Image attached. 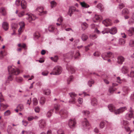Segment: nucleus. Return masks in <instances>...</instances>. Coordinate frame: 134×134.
I'll return each mask as SVG.
<instances>
[{"label": "nucleus", "instance_id": "obj_1", "mask_svg": "<svg viewBox=\"0 0 134 134\" xmlns=\"http://www.w3.org/2000/svg\"><path fill=\"white\" fill-rule=\"evenodd\" d=\"M108 108L109 110L111 112H114L115 114H119L122 113L125 110L127 109L126 107H121L115 110L114 106L111 104H109L108 106Z\"/></svg>", "mask_w": 134, "mask_h": 134}, {"label": "nucleus", "instance_id": "obj_2", "mask_svg": "<svg viewBox=\"0 0 134 134\" xmlns=\"http://www.w3.org/2000/svg\"><path fill=\"white\" fill-rule=\"evenodd\" d=\"M8 70L9 74L13 75H17L20 73L19 70L13 66H8Z\"/></svg>", "mask_w": 134, "mask_h": 134}, {"label": "nucleus", "instance_id": "obj_3", "mask_svg": "<svg viewBox=\"0 0 134 134\" xmlns=\"http://www.w3.org/2000/svg\"><path fill=\"white\" fill-rule=\"evenodd\" d=\"M62 71V68L59 66H56L53 69L52 72L50 74L51 75H59L60 74Z\"/></svg>", "mask_w": 134, "mask_h": 134}, {"label": "nucleus", "instance_id": "obj_4", "mask_svg": "<svg viewBox=\"0 0 134 134\" xmlns=\"http://www.w3.org/2000/svg\"><path fill=\"white\" fill-rule=\"evenodd\" d=\"M59 114L62 119H65L68 116V112L66 110L63 109L60 110Z\"/></svg>", "mask_w": 134, "mask_h": 134}, {"label": "nucleus", "instance_id": "obj_5", "mask_svg": "<svg viewBox=\"0 0 134 134\" xmlns=\"http://www.w3.org/2000/svg\"><path fill=\"white\" fill-rule=\"evenodd\" d=\"M133 111L131 107H130L129 112L125 115V118L126 119L129 120H130L133 117L134 119V117H133Z\"/></svg>", "mask_w": 134, "mask_h": 134}, {"label": "nucleus", "instance_id": "obj_6", "mask_svg": "<svg viewBox=\"0 0 134 134\" xmlns=\"http://www.w3.org/2000/svg\"><path fill=\"white\" fill-rule=\"evenodd\" d=\"M76 123L75 119H70L69 120L68 125L70 128L73 129L75 127Z\"/></svg>", "mask_w": 134, "mask_h": 134}, {"label": "nucleus", "instance_id": "obj_7", "mask_svg": "<svg viewBox=\"0 0 134 134\" xmlns=\"http://www.w3.org/2000/svg\"><path fill=\"white\" fill-rule=\"evenodd\" d=\"M107 124L106 127L105 128V130L106 131H108L109 126L111 124V123L108 122L107 121H102L99 124V127L101 129L103 128L105 126L106 123Z\"/></svg>", "mask_w": 134, "mask_h": 134}, {"label": "nucleus", "instance_id": "obj_8", "mask_svg": "<svg viewBox=\"0 0 134 134\" xmlns=\"http://www.w3.org/2000/svg\"><path fill=\"white\" fill-rule=\"evenodd\" d=\"M71 98L70 99L69 102L70 103L74 104L76 102L75 97H76V95L74 93L71 92L69 93Z\"/></svg>", "mask_w": 134, "mask_h": 134}, {"label": "nucleus", "instance_id": "obj_9", "mask_svg": "<svg viewBox=\"0 0 134 134\" xmlns=\"http://www.w3.org/2000/svg\"><path fill=\"white\" fill-rule=\"evenodd\" d=\"M102 33L103 34H104L105 33H108L109 32L110 34L114 35L116 34L117 32V30L115 27H113L110 29L108 30V31H102Z\"/></svg>", "mask_w": 134, "mask_h": 134}, {"label": "nucleus", "instance_id": "obj_10", "mask_svg": "<svg viewBox=\"0 0 134 134\" xmlns=\"http://www.w3.org/2000/svg\"><path fill=\"white\" fill-rule=\"evenodd\" d=\"M20 28L18 30L19 34L20 35L23 32L25 28V24L24 21H22L19 23Z\"/></svg>", "mask_w": 134, "mask_h": 134}, {"label": "nucleus", "instance_id": "obj_11", "mask_svg": "<svg viewBox=\"0 0 134 134\" xmlns=\"http://www.w3.org/2000/svg\"><path fill=\"white\" fill-rule=\"evenodd\" d=\"M82 125L83 126L88 129L90 127L89 122L86 118H85L82 121Z\"/></svg>", "mask_w": 134, "mask_h": 134}, {"label": "nucleus", "instance_id": "obj_12", "mask_svg": "<svg viewBox=\"0 0 134 134\" xmlns=\"http://www.w3.org/2000/svg\"><path fill=\"white\" fill-rule=\"evenodd\" d=\"M43 8L42 7H39L37 8L36 10L40 13V15H41L46 14L47 13V11H43Z\"/></svg>", "mask_w": 134, "mask_h": 134}, {"label": "nucleus", "instance_id": "obj_13", "mask_svg": "<svg viewBox=\"0 0 134 134\" xmlns=\"http://www.w3.org/2000/svg\"><path fill=\"white\" fill-rule=\"evenodd\" d=\"M26 15L28 16V17L26 18V19L29 20L30 22H31V21L35 20L36 18L35 15L31 14H27Z\"/></svg>", "mask_w": 134, "mask_h": 134}, {"label": "nucleus", "instance_id": "obj_14", "mask_svg": "<svg viewBox=\"0 0 134 134\" xmlns=\"http://www.w3.org/2000/svg\"><path fill=\"white\" fill-rule=\"evenodd\" d=\"M102 23L106 26H108L112 25L111 21L109 19H107L102 21Z\"/></svg>", "mask_w": 134, "mask_h": 134}, {"label": "nucleus", "instance_id": "obj_15", "mask_svg": "<svg viewBox=\"0 0 134 134\" xmlns=\"http://www.w3.org/2000/svg\"><path fill=\"white\" fill-rule=\"evenodd\" d=\"M106 57L113 58L114 57V54L111 52H109L107 53L106 54L105 53H103L102 55V58L104 60H106V59L105 58V56Z\"/></svg>", "mask_w": 134, "mask_h": 134}, {"label": "nucleus", "instance_id": "obj_16", "mask_svg": "<svg viewBox=\"0 0 134 134\" xmlns=\"http://www.w3.org/2000/svg\"><path fill=\"white\" fill-rule=\"evenodd\" d=\"M39 126L40 128L43 129L46 126V121L44 120H41L39 122Z\"/></svg>", "mask_w": 134, "mask_h": 134}, {"label": "nucleus", "instance_id": "obj_17", "mask_svg": "<svg viewBox=\"0 0 134 134\" xmlns=\"http://www.w3.org/2000/svg\"><path fill=\"white\" fill-rule=\"evenodd\" d=\"M103 17L100 15L97 14H95V16L93 19V21L94 22L96 23L97 22L94 20L96 19L97 20H100L102 19Z\"/></svg>", "mask_w": 134, "mask_h": 134}, {"label": "nucleus", "instance_id": "obj_18", "mask_svg": "<svg viewBox=\"0 0 134 134\" xmlns=\"http://www.w3.org/2000/svg\"><path fill=\"white\" fill-rule=\"evenodd\" d=\"M127 33L130 36H131L134 35V27H130L127 31Z\"/></svg>", "mask_w": 134, "mask_h": 134}, {"label": "nucleus", "instance_id": "obj_19", "mask_svg": "<svg viewBox=\"0 0 134 134\" xmlns=\"http://www.w3.org/2000/svg\"><path fill=\"white\" fill-rule=\"evenodd\" d=\"M125 60V58L122 56H120L118 57V64H122Z\"/></svg>", "mask_w": 134, "mask_h": 134}, {"label": "nucleus", "instance_id": "obj_20", "mask_svg": "<svg viewBox=\"0 0 134 134\" xmlns=\"http://www.w3.org/2000/svg\"><path fill=\"white\" fill-rule=\"evenodd\" d=\"M75 8L74 7H71L69 8L68 14L70 16H71L73 14V12H75Z\"/></svg>", "mask_w": 134, "mask_h": 134}, {"label": "nucleus", "instance_id": "obj_21", "mask_svg": "<svg viewBox=\"0 0 134 134\" xmlns=\"http://www.w3.org/2000/svg\"><path fill=\"white\" fill-rule=\"evenodd\" d=\"M66 68L69 72L71 74H72L75 72V70L73 67L70 65H68Z\"/></svg>", "mask_w": 134, "mask_h": 134}, {"label": "nucleus", "instance_id": "obj_22", "mask_svg": "<svg viewBox=\"0 0 134 134\" xmlns=\"http://www.w3.org/2000/svg\"><path fill=\"white\" fill-rule=\"evenodd\" d=\"M2 26L3 28L5 30H7L9 28V24L6 22H4L3 23Z\"/></svg>", "mask_w": 134, "mask_h": 134}, {"label": "nucleus", "instance_id": "obj_23", "mask_svg": "<svg viewBox=\"0 0 134 134\" xmlns=\"http://www.w3.org/2000/svg\"><path fill=\"white\" fill-rule=\"evenodd\" d=\"M91 104L94 107L98 105V103L96 98H94L91 99Z\"/></svg>", "mask_w": 134, "mask_h": 134}, {"label": "nucleus", "instance_id": "obj_24", "mask_svg": "<svg viewBox=\"0 0 134 134\" xmlns=\"http://www.w3.org/2000/svg\"><path fill=\"white\" fill-rule=\"evenodd\" d=\"M121 71L124 74H125L127 73L129 71V68L126 66H124L121 69Z\"/></svg>", "mask_w": 134, "mask_h": 134}, {"label": "nucleus", "instance_id": "obj_25", "mask_svg": "<svg viewBox=\"0 0 134 134\" xmlns=\"http://www.w3.org/2000/svg\"><path fill=\"white\" fill-rule=\"evenodd\" d=\"M80 5L82 7L85 8H87L90 7V5L85 2H80Z\"/></svg>", "mask_w": 134, "mask_h": 134}, {"label": "nucleus", "instance_id": "obj_26", "mask_svg": "<svg viewBox=\"0 0 134 134\" xmlns=\"http://www.w3.org/2000/svg\"><path fill=\"white\" fill-rule=\"evenodd\" d=\"M88 26V24L85 22H83L81 23V28L83 31H85L87 28Z\"/></svg>", "mask_w": 134, "mask_h": 134}, {"label": "nucleus", "instance_id": "obj_27", "mask_svg": "<svg viewBox=\"0 0 134 134\" xmlns=\"http://www.w3.org/2000/svg\"><path fill=\"white\" fill-rule=\"evenodd\" d=\"M21 5L22 9H26L27 7V3L26 1L25 0H22L21 3Z\"/></svg>", "mask_w": 134, "mask_h": 134}, {"label": "nucleus", "instance_id": "obj_28", "mask_svg": "<svg viewBox=\"0 0 134 134\" xmlns=\"http://www.w3.org/2000/svg\"><path fill=\"white\" fill-rule=\"evenodd\" d=\"M13 75L11 74L8 77L7 80L6 81V83H9L10 81H11L13 80Z\"/></svg>", "mask_w": 134, "mask_h": 134}, {"label": "nucleus", "instance_id": "obj_29", "mask_svg": "<svg viewBox=\"0 0 134 134\" xmlns=\"http://www.w3.org/2000/svg\"><path fill=\"white\" fill-rule=\"evenodd\" d=\"M51 7L52 8L55 7L57 4V3L54 1H52L50 2Z\"/></svg>", "mask_w": 134, "mask_h": 134}, {"label": "nucleus", "instance_id": "obj_30", "mask_svg": "<svg viewBox=\"0 0 134 134\" xmlns=\"http://www.w3.org/2000/svg\"><path fill=\"white\" fill-rule=\"evenodd\" d=\"M0 12L2 15H5L6 14V9L3 8H2L0 9Z\"/></svg>", "mask_w": 134, "mask_h": 134}, {"label": "nucleus", "instance_id": "obj_31", "mask_svg": "<svg viewBox=\"0 0 134 134\" xmlns=\"http://www.w3.org/2000/svg\"><path fill=\"white\" fill-rule=\"evenodd\" d=\"M121 125L123 126H126L129 124V123L127 121L122 120L121 122Z\"/></svg>", "mask_w": 134, "mask_h": 134}, {"label": "nucleus", "instance_id": "obj_32", "mask_svg": "<svg viewBox=\"0 0 134 134\" xmlns=\"http://www.w3.org/2000/svg\"><path fill=\"white\" fill-rule=\"evenodd\" d=\"M81 38L83 41H86L88 38V36L85 34H82L81 36Z\"/></svg>", "mask_w": 134, "mask_h": 134}, {"label": "nucleus", "instance_id": "obj_33", "mask_svg": "<svg viewBox=\"0 0 134 134\" xmlns=\"http://www.w3.org/2000/svg\"><path fill=\"white\" fill-rule=\"evenodd\" d=\"M116 89L113 86L110 87L109 88L108 91L111 94H113L114 92L116 90Z\"/></svg>", "mask_w": 134, "mask_h": 134}, {"label": "nucleus", "instance_id": "obj_34", "mask_svg": "<svg viewBox=\"0 0 134 134\" xmlns=\"http://www.w3.org/2000/svg\"><path fill=\"white\" fill-rule=\"evenodd\" d=\"M40 37V35L37 31L34 34V38L35 39H38Z\"/></svg>", "mask_w": 134, "mask_h": 134}, {"label": "nucleus", "instance_id": "obj_35", "mask_svg": "<svg viewBox=\"0 0 134 134\" xmlns=\"http://www.w3.org/2000/svg\"><path fill=\"white\" fill-rule=\"evenodd\" d=\"M17 108L18 109L19 111H21L24 109V106L23 104H20L18 105Z\"/></svg>", "mask_w": 134, "mask_h": 134}, {"label": "nucleus", "instance_id": "obj_36", "mask_svg": "<svg viewBox=\"0 0 134 134\" xmlns=\"http://www.w3.org/2000/svg\"><path fill=\"white\" fill-rule=\"evenodd\" d=\"M15 13L16 14H18V16L20 17L23 16L24 15V11L20 12L18 13V11L16 10Z\"/></svg>", "mask_w": 134, "mask_h": 134}, {"label": "nucleus", "instance_id": "obj_37", "mask_svg": "<svg viewBox=\"0 0 134 134\" xmlns=\"http://www.w3.org/2000/svg\"><path fill=\"white\" fill-rule=\"evenodd\" d=\"M6 124L3 121V120H0V127L2 129L4 128Z\"/></svg>", "mask_w": 134, "mask_h": 134}, {"label": "nucleus", "instance_id": "obj_38", "mask_svg": "<svg viewBox=\"0 0 134 134\" xmlns=\"http://www.w3.org/2000/svg\"><path fill=\"white\" fill-rule=\"evenodd\" d=\"M95 82L92 79H91L88 81V85L90 87H92V85Z\"/></svg>", "mask_w": 134, "mask_h": 134}, {"label": "nucleus", "instance_id": "obj_39", "mask_svg": "<svg viewBox=\"0 0 134 134\" xmlns=\"http://www.w3.org/2000/svg\"><path fill=\"white\" fill-rule=\"evenodd\" d=\"M46 101V99L44 97H42L40 100V102L41 105H43L44 104Z\"/></svg>", "mask_w": 134, "mask_h": 134}, {"label": "nucleus", "instance_id": "obj_40", "mask_svg": "<svg viewBox=\"0 0 134 134\" xmlns=\"http://www.w3.org/2000/svg\"><path fill=\"white\" fill-rule=\"evenodd\" d=\"M129 13V10L126 8H125L123 9L122 11V14H128Z\"/></svg>", "mask_w": 134, "mask_h": 134}, {"label": "nucleus", "instance_id": "obj_41", "mask_svg": "<svg viewBox=\"0 0 134 134\" xmlns=\"http://www.w3.org/2000/svg\"><path fill=\"white\" fill-rule=\"evenodd\" d=\"M60 105L58 104H55L54 106V109L55 110V113H58L57 111H58L60 108Z\"/></svg>", "mask_w": 134, "mask_h": 134}, {"label": "nucleus", "instance_id": "obj_42", "mask_svg": "<svg viewBox=\"0 0 134 134\" xmlns=\"http://www.w3.org/2000/svg\"><path fill=\"white\" fill-rule=\"evenodd\" d=\"M97 7L101 11H102L103 10V6L101 3L98 4L97 5Z\"/></svg>", "mask_w": 134, "mask_h": 134}, {"label": "nucleus", "instance_id": "obj_43", "mask_svg": "<svg viewBox=\"0 0 134 134\" xmlns=\"http://www.w3.org/2000/svg\"><path fill=\"white\" fill-rule=\"evenodd\" d=\"M116 40L115 39H113L111 40L109 43L112 44L114 46H117V45L116 43Z\"/></svg>", "mask_w": 134, "mask_h": 134}, {"label": "nucleus", "instance_id": "obj_44", "mask_svg": "<svg viewBox=\"0 0 134 134\" xmlns=\"http://www.w3.org/2000/svg\"><path fill=\"white\" fill-rule=\"evenodd\" d=\"M15 80L18 82L20 83L23 80V79L21 77H17L15 78Z\"/></svg>", "mask_w": 134, "mask_h": 134}, {"label": "nucleus", "instance_id": "obj_45", "mask_svg": "<svg viewBox=\"0 0 134 134\" xmlns=\"http://www.w3.org/2000/svg\"><path fill=\"white\" fill-rule=\"evenodd\" d=\"M18 24L16 23H13L11 25V26L13 29H15L18 27Z\"/></svg>", "mask_w": 134, "mask_h": 134}, {"label": "nucleus", "instance_id": "obj_46", "mask_svg": "<svg viewBox=\"0 0 134 134\" xmlns=\"http://www.w3.org/2000/svg\"><path fill=\"white\" fill-rule=\"evenodd\" d=\"M119 43L121 45H123L125 43V40L122 38H120L119 41Z\"/></svg>", "mask_w": 134, "mask_h": 134}, {"label": "nucleus", "instance_id": "obj_47", "mask_svg": "<svg viewBox=\"0 0 134 134\" xmlns=\"http://www.w3.org/2000/svg\"><path fill=\"white\" fill-rule=\"evenodd\" d=\"M53 113V110H51L49 111L47 113V116L48 117H49L52 115V114Z\"/></svg>", "mask_w": 134, "mask_h": 134}, {"label": "nucleus", "instance_id": "obj_48", "mask_svg": "<svg viewBox=\"0 0 134 134\" xmlns=\"http://www.w3.org/2000/svg\"><path fill=\"white\" fill-rule=\"evenodd\" d=\"M33 104L34 105H36L38 103V100L36 98H34L33 99Z\"/></svg>", "mask_w": 134, "mask_h": 134}, {"label": "nucleus", "instance_id": "obj_49", "mask_svg": "<svg viewBox=\"0 0 134 134\" xmlns=\"http://www.w3.org/2000/svg\"><path fill=\"white\" fill-rule=\"evenodd\" d=\"M80 56V54L79 53V51H77L75 54L74 55V57L75 58H79Z\"/></svg>", "mask_w": 134, "mask_h": 134}, {"label": "nucleus", "instance_id": "obj_50", "mask_svg": "<svg viewBox=\"0 0 134 134\" xmlns=\"http://www.w3.org/2000/svg\"><path fill=\"white\" fill-rule=\"evenodd\" d=\"M73 79V77L72 76H70L68 79L67 80V83L68 84H69L70 82H71Z\"/></svg>", "mask_w": 134, "mask_h": 134}, {"label": "nucleus", "instance_id": "obj_51", "mask_svg": "<svg viewBox=\"0 0 134 134\" xmlns=\"http://www.w3.org/2000/svg\"><path fill=\"white\" fill-rule=\"evenodd\" d=\"M51 91L48 89L46 90L44 92L45 94L47 95H49L51 93Z\"/></svg>", "mask_w": 134, "mask_h": 134}, {"label": "nucleus", "instance_id": "obj_52", "mask_svg": "<svg viewBox=\"0 0 134 134\" xmlns=\"http://www.w3.org/2000/svg\"><path fill=\"white\" fill-rule=\"evenodd\" d=\"M54 26L51 25L49 26L48 27V30L49 31L52 32L54 30Z\"/></svg>", "mask_w": 134, "mask_h": 134}, {"label": "nucleus", "instance_id": "obj_53", "mask_svg": "<svg viewBox=\"0 0 134 134\" xmlns=\"http://www.w3.org/2000/svg\"><path fill=\"white\" fill-rule=\"evenodd\" d=\"M10 114L11 112L10 110H8L4 112V115L5 116H8L10 115Z\"/></svg>", "mask_w": 134, "mask_h": 134}, {"label": "nucleus", "instance_id": "obj_54", "mask_svg": "<svg viewBox=\"0 0 134 134\" xmlns=\"http://www.w3.org/2000/svg\"><path fill=\"white\" fill-rule=\"evenodd\" d=\"M128 23L130 25L134 23V19L133 18H131L129 20Z\"/></svg>", "mask_w": 134, "mask_h": 134}, {"label": "nucleus", "instance_id": "obj_55", "mask_svg": "<svg viewBox=\"0 0 134 134\" xmlns=\"http://www.w3.org/2000/svg\"><path fill=\"white\" fill-rule=\"evenodd\" d=\"M97 36L96 34L91 35L90 36V38L92 39H94L97 38Z\"/></svg>", "mask_w": 134, "mask_h": 134}, {"label": "nucleus", "instance_id": "obj_56", "mask_svg": "<svg viewBox=\"0 0 134 134\" xmlns=\"http://www.w3.org/2000/svg\"><path fill=\"white\" fill-rule=\"evenodd\" d=\"M108 78V76H106V77L105 78H103V81H104V83L107 84H108L109 83V81L107 79Z\"/></svg>", "mask_w": 134, "mask_h": 134}, {"label": "nucleus", "instance_id": "obj_57", "mask_svg": "<svg viewBox=\"0 0 134 134\" xmlns=\"http://www.w3.org/2000/svg\"><path fill=\"white\" fill-rule=\"evenodd\" d=\"M129 44L131 47L134 46V40H131L130 41Z\"/></svg>", "mask_w": 134, "mask_h": 134}, {"label": "nucleus", "instance_id": "obj_58", "mask_svg": "<svg viewBox=\"0 0 134 134\" xmlns=\"http://www.w3.org/2000/svg\"><path fill=\"white\" fill-rule=\"evenodd\" d=\"M51 59L55 62H56L58 59V57L57 56H55L54 57H51Z\"/></svg>", "mask_w": 134, "mask_h": 134}, {"label": "nucleus", "instance_id": "obj_59", "mask_svg": "<svg viewBox=\"0 0 134 134\" xmlns=\"http://www.w3.org/2000/svg\"><path fill=\"white\" fill-rule=\"evenodd\" d=\"M127 75L129 77H134V71H132L130 72V75L129 74H127Z\"/></svg>", "mask_w": 134, "mask_h": 134}, {"label": "nucleus", "instance_id": "obj_60", "mask_svg": "<svg viewBox=\"0 0 134 134\" xmlns=\"http://www.w3.org/2000/svg\"><path fill=\"white\" fill-rule=\"evenodd\" d=\"M57 132L58 134H64V131L62 129L59 130Z\"/></svg>", "mask_w": 134, "mask_h": 134}, {"label": "nucleus", "instance_id": "obj_61", "mask_svg": "<svg viewBox=\"0 0 134 134\" xmlns=\"http://www.w3.org/2000/svg\"><path fill=\"white\" fill-rule=\"evenodd\" d=\"M4 101V99L1 93H0V102H2Z\"/></svg>", "mask_w": 134, "mask_h": 134}, {"label": "nucleus", "instance_id": "obj_62", "mask_svg": "<svg viewBox=\"0 0 134 134\" xmlns=\"http://www.w3.org/2000/svg\"><path fill=\"white\" fill-rule=\"evenodd\" d=\"M125 4L123 3L120 4L119 5V8L120 9H121L125 7Z\"/></svg>", "mask_w": 134, "mask_h": 134}, {"label": "nucleus", "instance_id": "obj_63", "mask_svg": "<svg viewBox=\"0 0 134 134\" xmlns=\"http://www.w3.org/2000/svg\"><path fill=\"white\" fill-rule=\"evenodd\" d=\"M16 5L17 6H19L21 4L20 0H16L15 2Z\"/></svg>", "mask_w": 134, "mask_h": 134}, {"label": "nucleus", "instance_id": "obj_64", "mask_svg": "<svg viewBox=\"0 0 134 134\" xmlns=\"http://www.w3.org/2000/svg\"><path fill=\"white\" fill-rule=\"evenodd\" d=\"M83 114L86 115H87L90 114V112L87 110H85L82 112Z\"/></svg>", "mask_w": 134, "mask_h": 134}]
</instances>
